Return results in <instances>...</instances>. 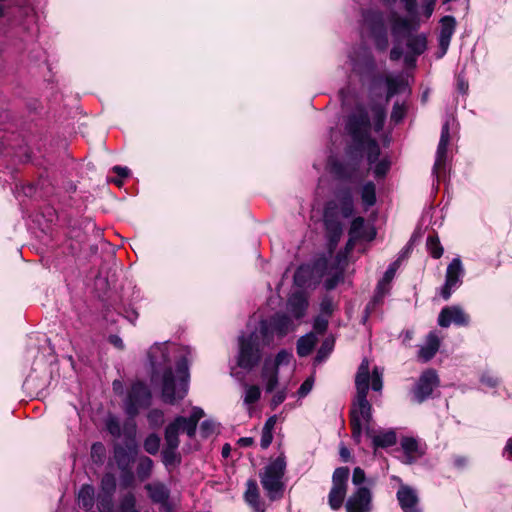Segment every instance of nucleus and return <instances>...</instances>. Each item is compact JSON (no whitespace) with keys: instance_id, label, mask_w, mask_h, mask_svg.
<instances>
[{"instance_id":"nucleus-9","label":"nucleus","mask_w":512,"mask_h":512,"mask_svg":"<svg viewBox=\"0 0 512 512\" xmlns=\"http://www.w3.org/2000/svg\"><path fill=\"white\" fill-rule=\"evenodd\" d=\"M440 380L435 370L427 369L424 371L413 390L415 400L422 403L427 400L435 387L439 386Z\"/></svg>"},{"instance_id":"nucleus-46","label":"nucleus","mask_w":512,"mask_h":512,"mask_svg":"<svg viewBox=\"0 0 512 512\" xmlns=\"http://www.w3.org/2000/svg\"><path fill=\"white\" fill-rule=\"evenodd\" d=\"M406 112L407 106L405 103L395 102L390 116L391 121L395 124L400 123L404 119Z\"/></svg>"},{"instance_id":"nucleus-22","label":"nucleus","mask_w":512,"mask_h":512,"mask_svg":"<svg viewBox=\"0 0 512 512\" xmlns=\"http://www.w3.org/2000/svg\"><path fill=\"white\" fill-rule=\"evenodd\" d=\"M287 307L289 312L297 320L304 317L308 308V300L303 293H294L288 300Z\"/></svg>"},{"instance_id":"nucleus-43","label":"nucleus","mask_w":512,"mask_h":512,"mask_svg":"<svg viewBox=\"0 0 512 512\" xmlns=\"http://www.w3.org/2000/svg\"><path fill=\"white\" fill-rule=\"evenodd\" d=\"M264 489L267 491L271 500L281 497L284 486L283 482H262Z\"/></svg>"},{"instance_id":"nucleus-31","label":"nucleus","mask_w":512,"mask_h":512,"mask_svg":"<svg viewBox=\"0 0 512 512\" xmlns=\"http://www.w3.org/2000/svg\"><path fill=\"white\" fill-rule=\"evenodd\" d=\"M416 20H412L411 18H405L401 16H396L393 18L391 32L394 37L398 38L402 35L409 33L413 29V22Z\"/></svg>"},{"instance_id":"nucleus-10","label":"nucleus","mask_w":512,"mask_h":512,"mask_svg":"<svg viewBox=\"0 0 512 512\" xmlns=\"http://www.w3.org/2000/svg\"><path fill=\"white\" fill-rule=\"evenodd\" d=\"M463 274L462 263L459 258H454L447 267L445 283L441 289V296L448 300L452 291L461 284Z\"/></svg>"},{"instance_id":"nucleus-23","label":"nucleus","mask_w":512,"mask_h":512,"mask_svg":"<svg viewBox=\"0 0 512 512\" xmlns=\"http://www.w3.org/2000/svg\"><path fill=\"white\" fill-rule=\"evenodd\" d=\"M244 498L254 512H265V505L260 498V492L256 482H248Z\"/></svg>"},{"instance_id":"nucleus-12","label":"nucleus","mask_w":512,"mask_h":512,"mask_svg":"<svg viewBox=\"0 0 512 512\" xmlns=\"http://www.w3.org/2000/svg\"><path fill=\"white\" fill-rule=\"evenodd\" d=\"M371 509V494L367 488H359L346 503L347 512H369Z\"/></svg>"},{"instance_id":"nucleus-38","label":"nucleus","mask_w":512,"mask_h":512,"mask_svg":"<svg viewBox=\"0 0 512 512\" xmlns=\"http://www.w3.org/2000/svg\"><path fill=\"white\" fill-rule=\"evenodd\" d=\"M448 144L438 143L436 160L433 166V173L438 176L440 169L444 168L446 162Z\"/></svg>"},{"instance_id":"nucleus-6","label":"nucleus","mask_w":512,"mask_h":512,"mask_svg":"<svg viewBox=\"0 0 512 512\" xmlns=\"http://www.w3.org/2000/svg\"><path fill=\"white\" fill-rule=\"evenodd\" d=\"M323 222L328 241V248L332 252L338 245L343 234V224L335 203H329L323 213Z\"/></svg>"},{"instance_id":"nucleus-2","label":"nucleus","mask_w":512,"mask_h":512,"mask_svg":"<svg viewBox=\"0 0 512 512\" xmlns=\"http://www.w3.org/2000/svg\"><path fill=\"white\" fill-rule=\"evenodd\" d=\"M203 416V409L194 407L188 418L177 416L167 425L164 432L165 444L161 451L162 462L165 467H175L181 463V454L178 451L180 444L179 432H185L188 437L193 438L196 434L198 422Z\"/></svg>"},{"instance_id":"nucleus-25","label":"nucleus","mask_w":512,"mask_h":512,"mask_svg":"<svg viewBox=\"0 0 512 512\" xmlns=\"http://www.w3.org/2000/svg\"><path fill=\"white\" fill-rule=\"evenodd\" d=\"M278 374L279 371L271 366V359H266L262 367L261 378L265 383L267 393L273 392L276 388L278 384Z\"/></svg>"},{"instance_id":"nucleus-55","label":"nucleus","mask_w":512,"mask_h":512,"mask_svg":"<svg viewBox=\"0 0 512 512\" xmlns=\"http://www.w3.org/2000/svg\"><path fill=\"white\" fill-rule=\"evenodd\" d=\"M383 387L382 381V373L379 371L378 367H374L371 376V388L374 391H381Z\"/></svg>"},{"instance_id":"nucleus-29","label":"nucleus","mask_w":512,"mask_h":512,"mask_svg":"<svg viewBox=\"0 0 512 512\" xmlns=\"http://www.w3.org/2000/svg\"><path fill=\"white\" fill-rule=\"evenodd\" d=\"M339 216L347 219L350 218L354 213V200L349 190L342 193L339 198V204L337 205Z\"/></svg>"},{"instance_id":"nucleus-11","label":"nucleus","mask_w":512,"mask_h":512,"mask_svg":"<svg viewBox=\"0 0 512 512\" xmlns=\"http://www.w3.org/2000/svg\"><path fill=\"white\" fill-rule=\"evenodd\" d=\"M452 323L458 326H467L469 316L459 306L444 307L438 316V325L447 328Z\"/></svg>"},{"instance_id":"nucleus-50","label":"nucleus","mask_w":512,"mask_h":512,"mask_svg":"<svg viewBox=\"0 0 512 512\" xmlns=\"http://www.w3.org/2000/svg\"><path fill=\"white\" fill-rule=\"evenodd\" d=\"M106 428L108 432L114 437H120L121 426L120 422L116 417L110 416L106 421Z\"/></svg>"},{"instance_id":"nucleus-53","label":"nucleus","mask_w":512,"mask_h":512,"mask_svg":"<svg viewBox=\"0 0 512 512\" xmlns=\"http://www.w3.org/2000/svg\"><path fill=\"white\" fill-rule=\"evenodd\" d=\"M403 6L407 14L412 20L418 19L417 0H402Z\"/></svg>"},{"instance_id":"nucleus-14","label":"nucleus","mask_w":512,"mask_h":512,"mask_svg":"<svg viewBox=\"0 0 512 512\" xmlns=\"http://www.w3.org/2000/svg\"><path fill=\"white\" fill-rule=\"evenodd\" d=\"M261 322L267 323L271 342L273 341L274 332L278 336L283 337L292 329V320L285 313H276L269 320H262Z\"/></svg>"},{"instance_id":"nucleus-13","label":"nucleus","mask_w":512,"mask_h":512,"mask_svg":"<svg viewBox=\"0 0 512 512\" xmlns=\"http://www.w3.org/2000/svg\"><path fill=\"white\" fill-rule=\"evenodd\" d=\"M440 24L441 27L438 42L439 48L441 50L440 57H442L443 55L446 54L451 42V38L455 32L456 19L451 15H447L441 18Z\"/></svg>"},{"instance_id":"nucleus-19","label":"nucleus","mask_w":512,"mask_h":512,"mask_svg":"<svg viewBox=\"0 0 512 512\" xmlns=\"http://www.w3.org/2000/svg\"><path fill=\"white\" fill-rule=\"evenodd\" d=\"M369 381H370V373H369V361L367 358H364L361 364L358 367L356 377H355V386H356V395H368L369 391Z\"/></svg>"},{"instance_id":"nucleus-54","label":"nucleus","mask_w":512,"mask_h":512,"mask_svg":"<svg viewBox=\"0 0 512 512\" xmlns=\"http://www.w3.org/2000/svg\"><path fill=\"white\" fill-rule=\"evenodd\" d=\"M105 456V447L101 442H96L91 447V457L96 462H102Z\"/></svg>"},{"instance_id":"nucleus-56","label":"nucleus","mask_w":512,"mask_h":512,"mask_svg":"<svg viewBox=\"0 0 512 512\" xmlns=\"http://www.w3.org/2000/svg\"><path fill=\"white\" fill-rule=\"evenodd\" d=\"M328 328V317H325L323 315H318L315 317L313 322V329L319 333L323 334Z\"/></svg>"},{"instance_id":"nucleus-61","label":"nucleus","mask_w":512,"mask_h":512,"mask_svg":"<svg viewBox=\"0 0 512 512\" xmlns=\"http://www.w3.org/2000/svg\"><path fill=\"white\" fill-rule=\"evenodd\" d=\"M272 440H273L272 432L268 431V430H264L262 428L261 439H260L261 448L267 449L270 446V444L272 443Z\"/></svg>"},{"instance_id":"nucleus-15","label":"nucleus","mask_w":512,"mask_h":512,"mask_svg":"<svg viewBox=\"0 0 512 512\" xmlns=\"http://www.w3.org/2000/svg\"><path fill=\"white\" fill-rule=\"evenodd\" d=\"M366 436L372 440L374 448H388L396 444L397 437L393 430L376 432L371 427H366Z\"/></svg>"},{"instance_id":"nucleus-41","label":"nucleus","mask_w":512,"mask_h":512,"mask_svg":"<svg viewBox=\"0 0 512 512\" xmlns=\"http://www.w3.org/2000/svg\"><path fill=\"white\" fill-rule=\"evenodd\" d=\"M160 442H161L160 437L155 433H151L144 440V443H143L144 450L151 455H155L159 451Z\"/></svg>"},{"instance_id":"nucleus-30","label":"nucleus","mask_w":512,"mask_h":512,"mask_svg":"<svg viewBox=\"0 0 512 512\" xmlns=\"http://www.w3.org/2000/svg\"><path fill=\"white\" fill-rule=\"evenodd\" d=\"M317 342V337L313 332L301 336L297 341V354L300 357L308 356L314 349Z\"/></svg>"},{"instance_id":"nucleus-62","label":"nucleus","mask_w":512,"mask_h":512,"mask_svg":"<svg viewBox=\"0 0 512 512\" xmlns=\"http://www.w3.org/2000/svg\"><path fill=\"white\" fill-rule=\"evenodd\" d=\"M286 395L287 394L285 389L277 391L271 400V407L275 409L277 406L283 403L286 399Z\"/></svg>"},{"instance_id":"nucleus-33","label":"nucleus","mask_w":512,"mask_h":512,"mask_svg":"<svg viewBox=\"0 0 512 512\" xmlns=\"http://www.w3.org/2000/svg\"><path fill=\"white\" fill-rule=\"evenodd\" d=\"M399 265H400V258H398L397 260H395L393 263L390 264V266L384 273L382 280L378 284L377 293L374 296V301H379L383 297L382 286L384 284H388L392 281Z\"/></svg>"},{"instance_id":"nucleus-5","label":"nucleus","mask_w":512,"mask_h":512,"mask_svg":"<svg viewBox=\"0 0 512 512\" xmlns=\"http://www.w3.org/2000/svg\"><path fill=\"white\" fill-rule=\"evenodd\" d=\"M351 436L359 444L362 439L363 431L366 427H371L373 421V408L367 399V396L356 395L349 413Z\"/></svg>"},{"instance_id":"nucleus-39","label":"nucleus","mask_w":512,"mask_h":512,"mask_svg":"<svg viewBox=\"0 0 512 512\" xmlns=\"http://www.w3.org/2000/svg\"><path fill=\"white\" fill-rule=\"evenodd\" d=\"M118 512H140L136 508V499L132 493H127L121 498Z\"/></svg>"},{"instance_id":"nucleus-63","label":"nucleus","mask_w":512,"mask_h":512,"mask_svg":"<svg viewBox=\"0 0 512 512\" xmlns=\"http://www.w3.org/2000/svg\"><path fill=\"white\" fill-rule=\"evenodd\" d=\"M313 387V379L307 378L299 387L298 389V395L300 397H305L312 389Z\"/></svg>"},{"instance_id":"nucleus-16","label":"nucleus","mask_w":512,"mask_h":512,"mask_svg":"<svg viewBox=\"0 0 512 512\" xmlns=\"http://www.w3.org/2000/svg\"><path fill=\"white\" fill-rule=\"evenodd\" d=\"M146 489L153 502L160 504L167 512L172 510L169 503V491L162 482H151Z\"/></svg>"},{"instance_id":"nucleus-37","label":"nucleus","mask_w":512,"mask_h":512,"mask_svg":"<svg viewBox=\"0 0 512 512\" xmlns=\"http://www.w3.org/2000/svg\"><path fill=\"white\" fill-rule=\"evenodd\" d=\"M331 170L341 180L351 179L355 172V168H350L347 164L340 161L333 162Z\"/></svg>"},{"instance_id":"nucleus-35","label":"nucleus","mask_w":512,"mask_h":512,"mask_svg":"<svg viewBox=\"0 0 512 512\" xmlns=\"http://www.w3.org/2000/svg\"><path fill=\"white\" fill-rule=\"evenodd\" d=\"M94 488L89 484H84L78 493V503L85 510H90L94 504Z\"/></svg>"},{"instance_id":"nucleus-60","label":"nucleus","mask_w":512,"mask_h":512,"mask_svg":"<svg viewBox=\"0 0 512 512\" xmlns=\"http://www.w3.org/2000/svg\"><path fill=\"white\" fill-rule=\"evenodd\" d=\"M350 469L348 467H338L335 469L332 480H348Z\"/></svg>"},{"instance_id":"nucleus-59","label":"nucleus","mask_w":512,"mask_h":512,"mask_svg":"<svg viewBox=\"0 0 512 512\" xmlns=\"http://www.w3.org/2000/svg\"><path fill=\"white\" fill-rule=\"evenodd\" d=\"M342 278L343 276L341 273H337L332 277L327 278L324 282L325 289L328 291L333 290L339 284Z\"/></svg>"},{"instance_id":"nucleus-49","label":"nucleus","mask_w":512,"mask_h":512,"mask_svg":"<svg viewBox=\"0 0 512 512\" xmlns=\"http://www.w3.org/2000/svg\"><path fill=\"white\" fill-rule=\"evenodd\" d=\"M371 36L374 38L377 49L384 51L388 47V36L386 29L379 33H373Z\"/></svg>"},{"instance_id":"nucleus-47","label":"nucleus","mask_w":512,"mask_h":512,"mask_svg":"<svg viewBox=\"0 0 512 512\" xmlns=\"http://www.w3.org/2000/svg\"><path fill=\"white\" fill-rule=\"evenodd\" d=\"M292 358L293 355L291 352H288L287 350H280L275 356V359L271 360V366L275 367V369L279 371V366L289 364Z\"/></svg>"},{"instance_id":"nucleus-34","label":"nucleus","mask_w":512,"mask_h":512,"mask_svg":"<svg viewBox=\"0 0 512 512\" xmlns=\"http://www.w3.org/2000/svg\"><path fill=\"white\" fill-rule=\"evenodd\" d=\"M361 200L366 209L376 203V186L372 181L366 182L361 188Z\"/></svg>"},{"instance_id":"nucleus-51","label":"nucleus","mask_w":512,"mask_h":512,"mask_svg":"<svg viewBox=\"0 0 512 512\" xmlns=\"http://www.w3.org/2000/svg\"><path fill=\"white\" fill-rule=\"evenodd\" d=\"M216 423L213 420H204L200 425V434L203 438H208L216 431Z\"/></svg>"},{"instance_id":"nucleus-17","label":"nucleus","mask_w":512,"mask_h":512,"mask_svg":"<svg viewBox=\"0 0 512 512\" xmlns=\"http://www.w3.org/2000/svg\"><path fill=\"white\" fill-rule=\"evenodd\" d=\"M148 357L150 364L153 367L152 380L156 381L157 367L162 364H167L170 361L167 348L163 344H155L150 348Z\"/></svg>"},{"instance_id":"nucleus-4","label":"nucleus","mask_w":512,"mask_h":512,"mask_svg":"<svg viewBox=\"0 0 512 512\" xmlns=\"http://www.w3.org/2000/svg\"><path fill=\"white\" fill-rule=\"evenodd\" d=\"M189 378V363L185 356H182L176 363V376L171 367H166L160 379L163 401L174 404L176 401L182 400L188 391Z\"/></svg>"},{"instance_id":"nucleus-48","label":"nucleus","mask_w":512,"mask_h":512,"mask_svg":"<svg viewBox=\"0 0 512 512\" xmlns=\"http://www.w3.org/2000/svg\"><path fill=\"white\" fill-rule=\"evenodd\" d=\"M261 392L258 386L250 385L246 387L244 402L246 404H254L260 399Z\"/></svg>"},{"instance_id":"nucleus-1","label":"nucleus","mask_w":512,"mask_h":512,"mask_svg":"<svg viewBox=\"0 0 512 512\" xmlns=\"http://www.w3.org/2000/svg\"><path fill=\"white\" fill-rule=\"evenodd\" d=\"M370 111L371 118L364 106L357 105L348 116L345 129L355 148L366 152L368 164L372 166L379 160L381 150L378 142L371 137V127L375 132L382 130L386 119V111L381 105H373Z\"/></svg>"},{"instance_id":"nucleus-44","label":"nucleus","mask_w":512,"mask_h":512,"mask_svg":"<svg viewBox=\"0 0 512 512\" xmlns=\"http://www.w3.org/2000/svg\"><path fill=\"white\" fill-rule=\"evenodd\" d=\"M391 166V162L388 158H382L378 160L376 163H374L372 166H370L373 170V174L376 178H382L384 177Z\"/></svg>"},{"instance_id":"nucleus-45","label":"nucleus","mask_w":512,"mask_h":512,"mask_svg":"<svg viewBox=\"0 0 512 512\" xmlns=\"http://www.w3.org/2000/svg\"><path fill=\"white\" fill-rule=\"evenodd\" d=\"M426 244L433 258L439 259L443 255V247L441 246L437 236H428Z\"/></svg>"},{"instance_id":"nucleus-3","label":"nucleus","mask_w":512,"mask_h":512,"mask_svg":"<svg viewBox=\"0 0 512 512\" xmlns=\"http://www.w3.org/2000/svg\"><path fill=\"white\" fill-rule=\"evenodd\" d=\"M239 352L237 364L240 368L251 371L255 368L262 358V348L271 343L269 336V327L266 322H260L259 329L242 335L238 339Z\"/></svg>"},{"instance_id":"nucleus-52","label":"nucleus","mask_w":512,"mask_h":512,"mask_svg":"<svg viewBox=\"0 0 512 512\" xmlns=\"http://www.w3.org/2000/svg\"><path fill=\"white\" fill-rule=\"evenodd\" d=\"M321 315L330 317L334 311L333 300L330 296H325L320 303Z\"/></svg>"},{"instance_id":"nucleus-57","label":"nucleus","mask_w":512,"mask_h":512,"mask_svg":"<svg viewBox=\"0 0 512 512\" xmlns=\"http://www.w3.org/2000/svg\"><path fill=\"white\" fill-rule=\"evenodd\" d=\"M98 510L100 512H112V496L110 494L99 497Z\"/></svg>"},{"instance_id":"nucleus-58","label":"nucleus","mask_w":512,"mask_h":512,"mask_svg":"<svg viewBox=\"0 0 512 512\" xmlns=\"http://www.w3.org/2000/svg\"><path fill=\"white\" fill-rule=\"evenodd\" d=\"M332 347H333V343L326 339L321 347L319 348L318 352H317V355H316V361H322L323 359H325L327 357V355L331 352L332 350Z\"/></svg>"},{"instance_id":"nucleus-42","label":"nucleus","mask_w":512,"mask_h":512,"mask_svg":"<svg viewBox=\"0 0 512 512\" xmlns=\"http://www.w3.org/2000/svg\"><path fill=\"white\" fill-rule=\"evenodd\" d=\"M310 278V269L308 266H300L294 273V283L299 287H305L308 285Z\"/></svg>"},{"instance_id":"nucleus-24","label":"nucleus","mask_w":512,"mask_h":512,"mask_svg":"<svg viewBox=\"0 0 512 512\" xmlns=\"http://www.w3.org/2000/svg\"><path fill=\"white\" fill-rule=\"evenodd\" d=\"M286 469V461L283 455L272 460L266 467L262 480H281Z\"/></svg>"},{"instance_id":"nucleus-20","label":"nucleus","mask_w":512,"mask_h":512,"mask_svg":"<svg viewBox=\"0 0 512 512\" xmlns=\"http://www.w3.org/2000/svg\"><path fill=\"white\" fill-rule=\"evenodd\" d=\"M440 339L435 332H430L426 337L425 345L418 351V358L423 362L430 361L438 352Z\"/></svg>"},{"instance_id":"nucleus-7","label":"nucleus","mask_w":512,"mask_h":512,"mask_svg":"<svg viewBox=\"0 0 512 512\" xmlns=\"http://www.w3.org/2000/svg\"><path fill=\"white\" fill-rule=\"evenodd\" d=\"M151 392L143 382H135L129 391L125 402V411L128 416L134 417L138 414L139 408L150 405Z\"/></svg>"},{"instance_id":"nucleus-40","label":"nucleus","mask_w":512,"mask_h":512,"mask_svg":"<svg viewBox=\"0 0 512 512\" xmlns=\"http://www.w3.org/2000/svg\"><path fill=\"white\" fill-rule=\"evenodd\" d=\"M364 226H365V219L361 216H358L354 218L351 222V226L349 229V236L352 239H360L364 237Z\"/></svg>"},{"instance_id":"nucleus-28","label":"nucleus","mask_w":512,"mask_h":512,"mask_svg":"<svg viewBox=\"0 0 512 512\" xmlns=\"http://www.w3.org/2000/svg\"><path fill=\"white\" fill-rule=\"evenodd\" d=\"M387 85L386 100L389 101L393 96L407 89V81L402 76H387L385 79Z\"/></svg>"},{"instance_id":"nucleus-32","label":"nucleus","mask_w":512,"mask_h":512,"mask_svg":"<svg viewBox=\"0 0 512 512\" xmlns=\"http://www.w3.org/2000/svg\"><path fill=\"white\" fill-rule=\"evenodd\" d=\"M406 46L414 56H419L427 49V38L424 34L409 35Z\"/></svg>"},{"instance_id":"nucleus-21","label":"nucleus","mask_w":512,"mask_h":512,"mask_svg":"<svg viewBox=\"0 0 512 512\" xmlns=\"http://www.w3.org/2000/svg\"><path fill=\"white\" fill-rule=\"evenodd\" d=\"M397 498L401 508L405 512H419L416 509V504L418 502L417 495L410 487L402 486L397 493Z\"/></svg>"},{"instance_id":"nucleus-27","label":"nucleus","mask_w":512,"mask_h":512,"mask_svg":"<svg viewBox=\"0 0 512 512\" xmlns=\"http://www.w3.org/2000/svg\"><path fill=\"white\" fill-rule=\"evenodd\" d=\"M347 492L346 482H335L329 493V505L336 510L342 506Z\"/></svg>"},{"instance_id":"nucleus-8","label":"nucleus","mask_w":512,"mask_h":512,"mask_svg":"<svg viewBox=\"0 0 512 512\" xmlns=\"http://www.w3.org/2000/svg\"><path fill=\"white\" fill-rule=\"evenodd\" d=\"M136 457V450L133 448L116 445L114 447L113 460L121 472V480H134L132 464Z\"/></svg>"},{"instance_id":"nucleus-18","label":"nucleus","mask_w":512,"mask_h":512,"mask_svg":"<svg viewBox=\"0 0 512 512\" xmlns=\"http://www.w3.org/2000/svg\"><path fill=\"white\" fill-rule=\"evenodd\" d=\"M363 24L371 34L379 33L385 28L383 13L379 10L368 9L362 13Z\"/></svg>"},{"instance_id":"nucleus-36","label":"nucleus","mask_w":512,"mask_h":512,"mask_svg":"<svg viewBox=\"0 0 512 512\" xmlns=\"http://www.w3.org/2000/svg\"><path fill=\"white\" fill-rule=\"evenodd\" d=\"M153 469V461L147 456H141L138 458L136 474L140 480H144L151 476Z\"/></svg>"},{"instance_id":"nucleus-64","label":"nucleus","mask_w":512,"mask_h":512,"mask_svg":"<svg viewBox=\"0 0 512 512\" xmlns=\"http://www.w3.org/2000/svg\"><path fill=\"white\" fill-rule=\"evenodd\" d=\"M435 4H436V0H423L422 9H423V14L426 18L431 17V15L434 11Z\"/></svg>"},{"instance_id":"nucleus-26","label":"nucleus","mask_w":512,"mask_h":512,"mask_svg":"<svg viewBox=\"0 0 512 512\" xmlns=\"http://www.w3.org/2000/svg\"><path fill=\"white\" fill-rule=\"evenodd\" d=\"M401 447L405 455V461L407 463H413L421 457L422 452L420 451L418 442L413 437H404L401 440Z\"/></svg>"}]
</instances>
